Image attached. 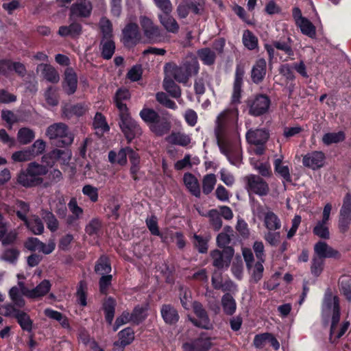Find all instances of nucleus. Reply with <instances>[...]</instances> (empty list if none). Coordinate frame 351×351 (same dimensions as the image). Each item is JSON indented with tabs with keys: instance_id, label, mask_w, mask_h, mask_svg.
<instances>
[{
	"instance_id": "obj_12",
	"label": "nucleus",
	"mask_w": 351,
	"mask_h": 351,
	"mask_svg": "<svg viewBox=\"0 0 351 351\" xmlns=\"http://www.w3.org/2000/svg\"><path fill=\"white\" fill-rule=\"evenodd\" d=\"M234 253L232 247H226L222 250L217 249L212 250L210 257L213 260V265L218 269L229 267Z\"/></svg>"
},
{
	"instance_id": "obj_20",
	"label": "nucleus",
	"mask_w": 351,
	"mask_h": 351,
	"mask_svg": "<svg viewBox=\"0 0 351 351\" xmlns=\"http://www.w3.org/2000/svg\"><path fill=\"white\" fill-rule=\"evenodd\" d=\"M77 88V75L73 69H67L64 72L62 88L66 94H74Z\"/></svg>"
},
{
	"instance_id": "obj_52",
	"label": "nucleus",
	"mask_w": 351,
	"mask_h": 351,
	"mask_svg": "<svg viewBox=\"0 0 351 351\" xmlns=\"http://www.w3.org/2000/svg\"><path fill=\"white\" fill-rule=\"evenodd\" d=\"M26 227L36 235L42 234L44 232V225L42 220L38 217H36L32 220H29L24 222Z\"/></svg>"
},
{
	"instance_id": "obj_34",
	"label": "nucleus",
	"mask_w": 351,
	"mask_h": 351,
	"mask_svg": "<svg viewBox=\"0 0 351 351\" xmlns=\"http://www.w3.org/2000/svg\"><path fill=\"white\" fill-rule=\"evenodd\" d=\"M40 215L47 225V228L51 232H55L58 230L59 221L51 211L47 209H42Z\"/></svg>"
},
{
	"instance_id": "obj_62",
	"label": "nucleus",
	"mask_w": 351,
	"mask_h": 351,
	"mask_svg": "<svg viewBox=\"0 0 351 351\" xmlns=\"http://www.w3.org/2000/svg\"><path fill=\"white\" fill-rule=\"evenodd\" d=\"M264 262H262L260 260H258V261L254 264V267L252 266V274H251V278L252 280L254 283L258 282L261 278H263V271H264V267L263 265V263Z\"/></svg>"
},
{
	"instance_id": "obj_47",
	"label": "nucleus",
	"mask_w": 351,
	"mask_h": 351,
	"mask_svg": "<svg viewBox=\"0 0 351 351\" xmlns=\"http://www.w3.org/2000/svg\"><path fill=\"white\" fill-rule=\"evenodd\" d=\"M181 66L183 67L184 72L189 78L192 75H197L199 71V64L197 58H193L191 60H185Z\"/></svg>"
},
{
	"instance_id": "obj_27",
	"label": "nucleus",
	"mask_w": 351,
	"mask_h": 351,
	"mask_svg": "<svg viewBox=\"0 0 351 351\" xmlns=\"http://www.w3.org/2000/svg\"><path fill=\"white\" fill-rule=\"evenodd\" d=\"M87 110L84 104L77 103L76 104H66L62 108V114L66 119L73 117H80L83 116Z\"/></svg>"
},
{
	"instance_id": "obj_31",
	"label": "nucleus",
	"mask_w": 351,
	"mask_h": 351,
	"mask_svg": "<svg viewBox=\"0 0 351 351\" xmlns=\"http://www.w3.org/2000/svg\"><path fill=\"white\" fill-rule=\"evenodd\" d=\"M94 270L97 274H110L112 267L109 257L106 254L101 255L95 263Z\"/></svg>"
},
{
	"instance_id": "obj_44",
	"label": "nucleus",
	"mask_w": 351,
	"mask_h": 351,
	"mask_svg": "<svg viewBox=\"0 0 351 351\" xmlns=\"http://www.w3.org/2000/svg\"><path fill=\"white\" fill-rule=\"evenodd\" d=\"M15 319L23 331H26L27 332H32L34 324L33 320L27 313L22 311L19 315H16V317Z\"/></svg>"
},
{
	"instance_id": "obj_40",
	"label": "nucleus",
	"mask_w": 351,
	"mask_h": 351,
	"mask_svg": "<svg viewBox=\"0 0 351 351\" xmlns=\"http://www.w3.org/2000/svg\"><path fill=\"white\" fill-rule=\"evenodd\" d=\"M43 66L42 75L43 77L48 82L56 84L60 80V75L56 69L51 64H40Z\"/></svg>"
},
{
	"instance_id": "obj_41",
	"label": "nucleus",
	"mask_w": 351,
	"mask_h": 351,
	"mask_svg": "<svg viewBox=\"0 0 351 351\" xmlns=\"http://www.w3.org/2000/svg\"><path fill=\"white\" fill-rule=\"evenodd\" d=\"M282 160L277 158L274 161V171L276 173L281 176L285 182H292V178L290 174L289 168L287 165H282Z\"/></svg>"
},
{
	"instance_id": "obj_17",
	"label": "nucleus",
	"mask_w": 351,
	"mask_h": 351,
	"mask_svg": "<svg viewBox=\"0 0 351 351\" xmlns=\"http://www.w3.org/2000/svg\"><path fill=\"white\" fill-rule=\"evenodd\" d=\"M160 315L165 323L169 326H176L180 319L178 309L171 304H163L160 309Z\"/></svg>"
},
{
	"instance_id": "obj_45",
	"label": "nucleus",
	"mask_w": 351,
	"mask_h": 351,
	"mask_svg": "<svg viewBox=\"0 0 351 351\" xmlns=\"http://www.w3.org/2000/svg\"><path fill=\"white\" fill-rule=\"evenodd\" d=\"M87 283L80 280L77 286L76 298L78 304L82 307L87 305Z\"/></svg>"
},
{
	"instance_id": "obj_7",
	"label": "nucleus",
	"mask_w": 351,
	"mask_h": 351,
	"mask_svg": "<svg viewBox=\"0 0 351 351\" xmlns=\"http://www.w3.org/2000/svg\"><path fill=\"white\" fill-rule=\"evenodd\" d=\"M119 128L128 144L131 143L135 138L141 136L142 128L139 123L132 117L130 111L119 113Z\"/></svg>"
},
{
	"instance_id": "obj_25",
	"label": "nucleus",
	"mask_w": 351,
	"mask_h": 351,
	"mask_svg": "<svg viewBox=\"0 0 351 351\" xmlns=\"http://www.w3.org/2000/svg\"><path fill=\"white\" fill-rule=\"evenodd\" d=\"M117 306L116 300L108 296L102 302L101 309L104 311L105 320L108 325H112L115 315V309Z\"/></svg>"
},
{
	"instance_id": "obj_35",
	"label": "nucleus",
	"mask_w": 351,
	"mask_h": 351,
	"mask_svg": "<svg viewBox=\"0 0 351 351\" xmlns=\"http://www.w3.org/2000/svg\"><path fill=\"white\" fill-rule=\"evenodd\" d=\"M162 86L164 90H166L167 93L173 98L178 99L181 97V88L173 79L170 77H165Z\"/></svg>"
},
{
	"instance_id": "obj_58",
	"label": "nucleus",
	"mask_w": 351,
	"mask_h": 351,
	"mask_svg": "<svg viewBox=\"0 0 351 351\" xmlns=\"http://www.w3.org/2000/svg\"><path fill=\"white\" fill-rule=\"evenodd\" d=\"M16 206L19 208V210L16 212L17 217L22 221L26 222V221H27V215L30 210L29 203L23 200L17 199L16 202Z\"/></svg>"
},
{
	"instance_id": "obj_33",
	"label": "nucleus",
	"mask_w": 351,
	"mask_h": 351,
	"mask_svg": "<svg viewBox=\"0 0 351 351\" xmlns=\"http://www.w3.org/2000/svg\"><path fill=\"white\" fill-rule=\"evenodd\" d=\"M221 306L225 315L232 316L237 310V302L230 293H225L221 298Z\"/></svg>"
},
{
	"instance_id": "obj_30",
	"label": "nucleus",
	"mask_w": 351,
	"mask_h": 351,
	"mask_svg": "<svg viewBox=\"0 0 351 351\" xmlns=\"http://www.w3.org/2000/svg\"><path fill=\"white\" fill-rule=\"evenodd\" d=\"M183 182L189 192L196 197L201 195L200 186L196 177L191 173L187 172L184 174Z\"/></svg>"
},
{
	"instance_id": "obj_18",
	"label": "nucleus",
	"mask_w": 351,
	"mask_h": 351,
	"mask_svg": "<svg viewBox=\"0 0 351 351\" xmlns=\"http://www.w3.org/2000/svg\"><path fill=\"white\" fill-rule=\"evenodd\" d=\"M267 74V62L265 58H260L253 64L250 77L252 82L255 84H260L263 82Z\"/></svg>"
},
{
	"instance_id": "obj_2",
	"label": "nucleus",
	"mask_w": 351,
	"mask_h": 351,
	"mask_svg": "<svg viewBox=\"0 0 351 351\" xmlns=\"http://www.w3.org/2000/svg\"><path fill=\"white\" fill-rule=\"evenodd\" d=\"M178 297L182 307L186 311H189L193 308L194 313L199 319L190 318L191 323L196 327L209 329L210 321L208 313L201 302H193L191 290L186 286L180 285L178 288Z\"/></svg>"
},
{
	"instance_id": "obj_38",
	"label": "nucleus",
	"mask_w": 351,
	"mask_h": 351,
	"mask_svg": "<svg viewBox=\"0 0 351 351\" xmlns=\"http://www.w3.org/2000/svg\"><path fill=\"white\" fill-rule=\"evenodd\" d=\"M115 43L112 38L106 39L104 41L102 39L100 45L101 56L104 60H110L112 58L115 52Z\"/></svg>"
},
{
	"instance_id": "obj_37",
	"label": "nucleus",
	"mask_w": 351,
	"mask_h": 351,
	"mask_svg": "<svg viewBox=\"0 0 351 351\" xmlns=\"http://www.w3.org/2000/svg\"><path fill=\"white\" fill-rule=\"evenodd\" d=\"M264 224L266 228L270 231H275L281 228L280 219L272 211H268L265 214Z\"/></svg>"
},
{
	"instance_id": "obj_13",
	"label": "nucleus",
	"mask_w": 351,
	"mask_h": 351,
	"mask_svg": "<svg viewBox=\"0 0 351 351\" xmlns=\"http://www.w3.org/2000/svg\"><path fill=\"white\" fill-rule=\"evenodd\" d=\"M245 73L244 65L237 64L235 69L233 90L231 96V103L232 104H239L241 103L242 86L243 85Z\"/></svg>"
},
{
	"instance_id": "obj_3",
	"label": "nucleus",
	"mask_w": 351,
	"mask_h": 351,
	"mask_svg": "<svg viewBox=\"0 0 351 351\" xmlns=\"http://www.w3.org/2000/svg\"><path fill=\"white\" fill-rule=\"evenodd\" d=\"M313 256L311 265V272L315 277L321 275L324 270V259L334 258L339 260L341 257V253L330 246L326 242L319 241L314 245Z\"/></svg>"
},
{
	"instance_id": "obj_59",
	"label": "nucleus",
	"mask_w": 351,
	"mask_h": 351,
	"mask_svg": "<svg viewBox=\"0 0 351 351\" xmlns=\"http://www.w3.org/2000/svg\"><path fill=\"white\" fill-rule=\"evenodd\" d=\"M217 182L215 175L210 173L206 175L202 180V191L205 195L210 194L214 189Z\"/></svg>"
},
{
	"instance_id": "obj_46",
	"label": "nucleus",
	"mask_w": 351,
	"mask_h": 351,
	"mask_svg": "<svg viewBox=\"0 0 351 351\" xmlns=\"http://www.w3.org/2000/svg\"><path fill=\"white\" fill-rule=\"evenodd\" d=\"M339 287L342 294L351 301V276L343 275L339 279Z\"/></svg>"
},
{
	"instance_id": "obj_51",
	"label": "nucleus",
	"mask_w": 351,
	"mask_h": 351,
	"mask_svg": "<svg viewBox=\"0 0 351 351\" xmlns=\"http://www.w3.org/2000/svg\"><path fill=\"white\" fill-rule=\"evenodd\" d=\"M170 67L171 75L173 76L176 81L179 83L184 84L189 81V77L184 72V70L183 69V67L181 66V64L180 66H177L176 64L170 65Z\"/></svg>"
},
{
	"instance_id": "obj_57",
	"label": "nucleus",
	"mask_w": 351,
	"mask_h": 351,
	"mask_svg": "<svg viewBox=\"0 0 351 351\" xmlns=\"http://www.w3.org/2000/svg\"><path fill=\"white\" fill-rule=\"evenodd\" d=\"M243 43L245 47L250 50H254L258 47V38L250 30L245 31L243 36Z\"/></svg>"
},
{
	"instance_id": "obj_43",
	"label": "nucleus",
	"mask_w": 351,
	"mask_h": 351,
	"mask_svg": "<svg viewBox=\"0 0 351 351\" xmlns=\"http://www.w3.org/2000/svg\"><path fill=\"white\" fill-rule=\"evenodd\" d=\"M147 308L146 306H142L136 305L130 313L132 323L135 325H139L147 318Z\"/></svg>"
},
{
	"instance_id": "obj_60",
	"label": "nucleus",
	"mask_w": 351,
	"mask_h": 351,
	"mask_svg": "<svg viewBox=\"0 0 351 351\" xmlns=\"http://www.w3.org/2000/svg\"><path fill=\"white\" fill-rule=\"evenodd\" d=\"M9 295L17 308H23L25 306V301L23 296L20 294L18 287H12L9 291Z\"/></svg>"
},
{
	"instance_id": "obj_11",
	"label": "nucleus",
	"mask_w": 351,
	"mask_h": 351,
	"mask_svg": "<svg viewBox=\"0 0 351 351\" xmlns=\"http://www.w3.org/2000/svg\"><path fill=\"white\" fill-rule=\"evenodd\" d=\"M141 40L138 25L134 22L128 23L121 32V41L126 47L136 46Z\"/></svg>"
},
{
	"instance_id": "obj_16",
	"label": "nucleus",
	"mask_w": 351,
	"mask_h": 351,
	"mask_svg": "<svg viewBox=\"0 0 351 351\" xmlns=\"http://www.w3.org/2000/svg\"><path fill=\"white\" fill-rule=\"evenodd\" d=\"M326 156L322 151H313L304 155L302 164L305 167L312 170H317L324 167Z\"/></svg>"
},
{
	"instance_id": "obj_26",
	"label": "nucleus",
	"mask_w": 351,
	"mask_h": 351,
	"mask_svg": "<svg viewBox=\"0 0 351 351\" xmlns=\"http://www.w3.org/2000/svg\"><path fill=\"white\" fill-rule=\"evenodd\" d=\"M131 95L127 88H119L117 90L114 96V104L119 111L123 113L129 111L126 104L123 103L130 99Z\"/></svg>"
},
{
	"instance_id": "obj_4",
	"label": "nucleus",
	"mask_w": 351,
	"mask_h": 351,
	"mask_svg": "<svg viewBox=\"0 0 351 351\" xmlns=\"http://www.w3.org/2000/svg\"><path fill=\"white\" fill-rule=\"evenodd\" d=\"M141 119L145 123L150 131L156 136H162L168 134L171 128L170 121L161 117L155 110L144 107L139 112Z\"/></svg>"
},
{
	"instance_id": "obj_49",
	"label": "nucleus",
	"mask_w": 351,
	"mask_h": 351,
	"mask_svg": "<svg viewBox=\"0 0 351 351\" xmlns=\"http://www.w3.org/2000/svg\"><path fill=\"white\" fill-rule=\"evenodd\" d=\"M93 127L96 130H99L103 134L110 131L105 116L101 112H97L93 120Z\"/></svg>"
},
{
	"instance_id": "obj_23",
	"label": "nucleus",
	"mask_w": 351,
	"mask_h": 351,
	"mask_svg": "<svg viewBox=\"0 0 351 351\" xmlns=\"http://www.w3.org/2000/svg\"><path fill=\"white\" fill-rule=\"evenodd\" d=\"M272 41L273 46L276 49L283 51L287 56V58L285 60V61H287L288 59H294V51L292 47L293 40L289 36H282L278 40Z\"/></svg>"
},
{
	"instance_id": "obj_8",
	"label": "nucleus",
	"mask_w": 351,
	"mask_h": 351,
	"mask_svg": "<svg viewBox=\"0 0 351 351\" xmlns=\"http://www.w3.org/2000/svg\"><path fill=\"white\" fill-rule=\"evenodd\" d=\"M245 189L249 194L266 196L269 192L268 183L260 176L249 174L243 178Z\"/></svg>"
},
{
	"instance_id": "obj_32",
	"label": "nucleus",
	"mask_w": 351,
	"mask_h": 351,
	"mask_svg": "<svg viewBox=\"0 0 351 351\" xmlns=\"http://www.w3.org/2000/svg\"><path fill=\"white\" fill-rule=\"evenodd\" d=\"M197 56L203 64L206 66H213L217 58L215 52L209 47L199 49L197 51Z\"/></svg>"
},
{
	"instance_id": "obj_42",
	"label": "nucleus",
	"mask_w": 351,
	"mask_h": 351,
	"mask_svg": "<svg viewBox=\"0 0 351 351\" xmlns=\"http://www.w3.org/2000/svg\"><path fill=\"white\" fill-rule=\"evenodd\" d=\"M167 142L172 145H180L182 147L187 146L191 143L190 137L180 132H172L166 138Z\"/></svg>"
},
{
	"instance_id": "obj_6",
	"label": "nucleus",
	"mask_w": 351,
	"mask_h": 351,
	"mask_svg": "<svg viewBox=\"0 0 351 351\" xmlns=\"http://www.w3.org/2000/svg\"><path fill=\"white\" fill-rule=\"evenodd\" d=\"M46 135L52 141L55 146L59 147L71 145L74 139L68 126L63 123H56L49 125L47 129Z\"/></svg>"
},
{
	"instance_id": "obj_39",
	"label": "nucleus",
	"mask_w": 351,
	"mask_h": 351,
	"mask_svg": "<svg viewBox=\"0 0 351 351\" xmlns=\"http://www.w3.org/2000/svg\"><path fill=\"white\" fill-rule=\"evenodd\" d=\"M159 19L160 23L164 26L166 30L173 34H177L179 31V25L176 19L169 16V14L160 15Z\"/></svg>"
},
{
	"instance_id": "obj_28",
	"label": "nucleus",
	"mask_w": 351,
	"mask_h": 351,
	"mask_svg": "<svg viewBox=\"0 0 351 351\" xmlns=\"http://www.w3.org/2000/svg\"><path fill=\"white\" fill-rule=\"evenodd\" d=\"M119 340L114 342L115 347L124 348L130 345L134 340V331L131 327H127L117 334Z\"/></svg>"
},
{
	"instance_id": "obj_50",
	"label": "nucleus",
	"mask_w": 351,
	"mask_h": 351,
	"mask_svg": "<svg viewBox=\"0 0 351 351\" xmlns=\"http://www.w3.org/2000/svg\"><path fill=\"white\" fill-rule=\"evenodd\" d=\"M346 135L342 131L338 132H328L322 137V142L326 145H330L333 143H338L345 140Z\"/></svg>"
},
{
	"instance_id": "obj_10",
	"label": "nucleus",
	"mask_w": 351,
	"mask_h": 351,
	"mask_svg": "<svg viewBox=\"0 0 351 351\" xmlns=\"http://www.w3.org/2000/svg\"><path fill=\"white\" fill-rule=\"evenodd\" d=\"M139 21L145 36L150 43H156L163 40L164 34L162 30L154 24L152 19L146 16H141Z\"/></svg>"
},
{
	"instance_id": "obj_9",
	"label": "nucleus",
	"mask_w": 351,
	"mask_h": 351,
	"mask_svg": "<svg viewBox=\"0 0 351 351\" xmlns=\"http://www.w3.org/2000/svg\"><path fill=\"white\" fill-rule=\"evenodd\" d=\"M271 105L270 98L264 94H258L247 101L248 114L253 117H259L267 113Z\"/></svg>"
},
{
	"instance_id": "obj_22",
	"label": "nucleus",
	"mask_w": 351,
	"mask_h": 351,
	"mask_svg": "<svg viewBox=\"0 0 351 351\" xmlns=\"http://www.w3.org/2000/svg\"><path fill=\"white\" fill-rule=\"evenodd\" d=\"M132 149L131 147L126 146L121 148L117 153L114 150H110L108 155V161L111 164L117 163L121 167L126 165L128 163L127 158L129 156Z\"/></svg>"
},
{
	"instance_id": "obj_55",
	"label": "nucleus",
	"mask_w": 351,
	"mask_h": 351,
	"mask_svg": "<svg viewBox=\"0 0 351 351\" xmlns=\"http://www.w3.org/2000/svg\"><path fill=\"white\" fill-rule=\"evenodd\" d=\"M99 28L102 34V39L112 38L113 36L112 22L106 17H102L99 22Z\"/></svg>"
},
{
	"instance_id": "obj_64",
	"label": "nucleus",
	"mask_w": 351,
	"mask_h": 351,
	"mask_svg": "<svg viewBox=\"0 0 351 351\" xmlns=\"http://www.w3.org/2000/svg\"><path fill=\"white\" fill-rule=\"evenodd\" d=\"M82 193L87 196L89 199L95 203L98 201L99 193L98 189L95 186H93L91 184H86L82 187Z\"/></svg>"
},
{
	"instance_id": "obj_63",
	"label": "nucleus",
	"mask_w": 351,
	"mask_h": 351,
	"mask_svg": "<svg viewBox=\"0 0 351 351\" xmlns=\"http://www.w3.org/2000/svg\"><path fill=\"white\" fill-rule=\"evenodd\" d=\"M182 3L191 8V11L194 14H200L201 10L204 5V0H182Z\"/></svg>"
},
{
	"instance_id": "obj_61",
	"label": "nucleus",
	"mask_w": 351,
	"mask_h": 351,
	"mask_svg": "<svg viewBox=\"0 0 351 351\" xmlns=\"http://www.w3.org/2000/svg\"><path fill=\"white\" fill-rule=\"evenodd\" d=\"M326 224V223L319 221L313 228V234L322 239H328L330 238V232Z\"/></svg>"
},
{
	"instance_id": "obj_56",
	"label": "nucleus",
	"mask_w": 351,
	"mask_h": 351,
	"mask_svg": "<svg viewBox=\"0 0 351 351\" xmlns=\"http://www.w3.org/2000/svg\"><path fill=\"white\" fill-rule=\"evenodd\" d=\"M156 100L162 106L176 110L178 108V106L176 102L169 99L168 95L164 92H158L156 94Z\"/></svg>"
},
{
	"instance_id": "obj_29",
	"label": "nucleus",
	"mask_w": 351,
	"mask_h": 351,
	"mask_svg": "<svg viewBox=\"0 0 351 351\" xmlns=\"http://www.w3.org/2000/svg\"><path fill=\"white\" fill-rule=\"evenodd\" d=\"M82 26L77 22H73L69 25H62L59 27L58 34L62 37L75 38L81 35Z\"/></svg>"
},
{
	"instance_id": "obj_54",
	"label": "nucleus",
	"mask_w": 351,
	"mask_h": 351,
	"mask_svg": "<svg viewBox=\"0 0 351 351\" xmlns=\"http://www.w3.org/2000/svg\"><path fill=\"white\" fill-rule=\"evenodd\" d=\"M336 302L339 304V300L337 296L332 297L330 294L326 295L322 305V315L329 313L331 310L333 311Z\"/></svg>"
},
{
	"instance_id": "obj_24",
	"label": "nucleus",
	"mask_w": 351,
	"mask_h": 351,
	"mask_svg": "<svg viewBox=\"0 0 351 351\" xmlns=\"http://www.w3.org/2000/svg\"><path fill=\"white\" fill-rule=\"evenodd\" d=\"M269 138V134L265 129L249 130L246 133V140L252 145H265Z\"/></svg>"
},
{
	"instance_id": "obj_15",
	"label": "nucleus",
	"mask_w": 351,
	"mask_h": 351,
	"mask_svg": "<svg viewBox=\"0 0 351 351\" xmlns=\"http://www.w3.org/2000/svg\"><path fill=\"white\" fill-rule=\"evenodd\" d=\"M211 338L207 337L204 332L190 342H185L182 344L184 351H208L213 343Z\"/></svg>"
},
{
	"instance_id": "obj_14",
	"label": "nucleus",
	"mask_w": 351,
	"mask_h": 351,
	"mask_svg": "<svg viewBox=\"0 0 351 351\" xmlns=\"http://www.w3.org/2000/svg\"><path fill=\"white\" fill-rule=\"evenodd\" d=\"M12 71L20 77H24L27 69L25 64L20 62H14L7 58L0 59V75L8 77Z\"/></svg>"
},
{
	"instance_id": "obj_5",
	"label": "nucleus",
	"mask_w": 351,
	"mask_h": 351,
	"mask_svg": "<svg viewBox=\"0 0 351 351\" xmlns=\"http://www.w3.org/2000/svg\"><path fill=\"white\" fill-rule=\"evenodd\" d=\"M46 166L35 162H30L25 171H21L17 178L18 182L23 186L31 187L40 184L43 182L41 176L47 173Z\"/></svg>"
},
{
	"instance_id": "obj_36",
	"label": "nucleus",
	"mask_w": 351,
	"mask_h": 351,
	"mask_svg": "<svg viewBox=\"0 0 351 351\" xmlns=\"http://www.w3.org/2000/svg\"><path fill=\"white\" fill-rule=\"evenodd\" d=\"M44 158H49L51 161L47 163H55L57 161L62 160L64 162L69 161L71 158V153L68 149H54L49 152L47 156Z\"/></svg>"
},
{
	"instance_id": "obj_48",
	"label": "nucleus",
	"mask_w": 351,
	"mask_h": 351,
	"mask_svg": "<svg viewBox=\"0 0 351 351\" xmlns=\"http://www.w3.org/2000/svg\"><path fill=\"white\" fill-rule=\"evenodd\" d=\"M35 138L34 132L28 128H21L17 133L18 141L21 145H27L31 143Z\"/></svg>"
},
{
	"instance_id": "obj_53",
	"label": "nucleus",
	"mask_w": 351,
	"mask_h": 351,
	"mask_svg": "<svg viewBox=\"0 0 351 351\" xmlns=\"http://www.w3.org/2000/svg\"><path fill=\"white\" fill-rule=\"evenodd\" d=\"M301 30V32L311 38L316 35V29L315 25L308 19H303L302 21L296 25Z\"/></svg>"
},
{
	"instance_id": "obj_21",
	"label": "nucleus",
	"mask_w": 351,
	"mask_h": 351,
	"mask_svg": "<svg viewBox=\"0 0 351 351\" xmlns=\"http://www.w3.org/2000/svg\"><path fill=\"white\" fill-rule=\"evenodd\" d=\"M51 284L49 280H43L35 288L25 289L26 297L30 299H38L46 295L50 291Z\"/></svg>"
},
{
	"instance_id": "obj_19",
	"label": "nucleus",
	"mask_w": 351,
	"mask_h": 351,
	"mask_svg": "<svg viewBox=\"0 0 351 351\" xmlns=\"http://www.w3.org/2000/svg\"><path fill=\"white\" fill-rule=\"evenodd\" d=\"M93 10L92 3L89 0H79L70 8V17L88 18Z\"/></svg>"
},
{
	"instance_id": "obj_1",
	"label": "nucleus",
	"mask_w": 351,
	"mask_h": 351,
	"mask_svg": "<svg viewBox=\"0 0 351 351\" xmlns=\"http://www.w3.org/2000/svg\"><path fill=\"white\" fill-rule=\"evenodd\" d=\"M215 135L220 152L230 164L239 167L242 162L241 141L236 133L231 136L228 134L226 112H222L217 116Z\"/></svg>"
}]
</instances>
